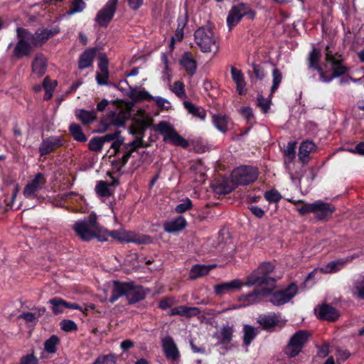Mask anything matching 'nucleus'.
I'll use <instances>...</instances> for the list:
<instances>
[{
    "mask_svg": "<svg viewBox=\"0 0 364 364\" xmlns=\"http://www.w3.org/2000/svg\"><path fill=\"white\" fill-rule=\"evenodd\" d=\"M96 220L97 216L92 213L87 218L76 221L73 229L82 240L88 241L94 237H97L100 240H106L104 230L98 225Z\"/></svg>",
    "mask_w": 364,
    "mask_h": 364,
    "instance_id": "nucleus-1",
    "label": "nucleus"
},
{
    "mask_svg": "<svg viewBox=\"0 0 364 364\" xmlns=\"http://www.w3.org/2000/svg\"><path fill=\"white\" fill-rule=\"evenodd\" d=\"M258 177L256 168L242 166L235 168L230 176V181L223 182V192H231L238 185H247L254 182Z\"/></svg>",
    "mask_w": 364,
    "mask_h": 364,
    "instance_id": "nucleus-2",
    "label": "nucleus"
},
{
    "mask_svg": "<svg viewBox=\"0 0 364 364\" xmlns=\"http://www.w3.org/2000/svg\"><path fill=\"white\" fill-rule=\"evenodd\" d=\"M195 42L203 53H217L219 42L217 36L209 28L200 27L196 31Z\"/></svg>",
    "mask_w": 364,
    "mask_h": 364,
    "instance_id": "nucleus-3",
    "label": "nucleus"
},
{
    "mask_svg": "<svg viewBox=\"0 0 364 364\" xmlns=\"http://www.w3.org/2000/svg\"><path fill=\"white\" fill-rule=\"evenodd\" d=\"M274 266L270 262H264L247 277L245 285H258L262 287L267 284L271 290L274 287V279L268 275L273 271Z\"/></svg>",
    "mask_w": 364,
    "mask_h": 364,
    "instance_id": "nucleus-4",
    "label": "nucleus"
},
{
    "mask_svg": "<svg viewBox=\"0 0 364 364\" xmlns=\"http://www.w3.org/2000/svg\"><path fill=\"white\" fill-rule=\"evenodd\" d=\"M326 61L331 65L333 73L326 75L323 68H318L319 80L323 82H329L333 78L345 74L348 71V68L341 64L340 56L334 55L328 46L326 48Z\"/></svg>",
    "mask_w": 364,
    "mask_h": 364,
    "instance_id": "nucleus-5",
    "label": "nucleus"
},
{
    "mask_svg": "<svg viewBox=\"0 0 364 364\" xmlns=\"http://www.w3.org/2000/svg\"><path fill=\"white\" fill-rule=\"evenodd\" d=\"M310 333L304 330L296 331L291 336L285 348V353L289 357H295L301 351L308 342Z\"/></svg>",
    "mask_w": 364,
    "mask_h": 364,
    "instance_id": "nucleus-6",
    "label": "nucleus"
},
{
    "mask_svg": "<svg viewBox=\"0 0 364 364\" xmlns=\"http://www.w3.org/2000/svg\"><path fill=\"white\" fill-rule=\"evenodd\" d=\"M105 232L119 242H134L138 245L149 244L151 242V237L147 235H137L133 232L126 231L123 229L111 232L104 230V234Z\"/></svg>",
    "mask_w": 364,
    "mask_h": 364,
    "instance_id": "nucleus-7",
    "label": "nucleus"
},
{
    "mask_svg": "<svg viewBox=\"0 0 364 364\" xmlns=\"http://www.w3.org/2000/svg\"><path fill=\"white\" fill-rule=\"evenodd\" d=\"M157 130L164 136L165 141H169L175 146L186 148L188 146V141L179 135L173 127L168 123L162 122L158 124Z\"/></svg>",
    "mask_w": 364,
    "mask_h": 364,
    "instance_id": "nucleus-8",
    "label": "nucleus"
},
{
    "mask_svg": "<svg viewBox=\"0 0 364 364\" xmlns=\"http://www.w3.org/2000/svg\"><path fill=\"white\" fill-rule=\"evenodd\" d=\"M19 40L14 48V54L16 58L28 55L31 52L32 33L23 28H17Z\"/></svg>",
    "mask_w": 364,
    "mask_h": 364,
    "instance_id": "nucleus-9",
    "label": "nucleus"
},
{
    "mask_svg": "<svg viewBox=\"0 0 364 364\" xmlns=\"http://www.w3.org/2000/svg\"><path fill=\"white\" fill-rule=\"evenodd\" d=\"M46 183L45 176L41 173H38L25 186L23 196L28 199L37 198L38 193L44 187Z\"/></svg>",
    "mask_w": 364,
    "mask_h": 364,
    "instance_id": "nucleus-10",
    "label": "nucleus"
},
{
    "mask_svg": "<svg viewBox=\"0 0 364 364\" xmlns=\"http://www.w3.org/2000/svg\"><path fill=\"white\" fill-rule=\"evenodd\" d=\"M298 292V287L291 284L283 290L274 292L270 297V302L275 306H281L289 302Z\"/></svg>",
    "mask_w": 364,
    "mask_h": 364,
    "instance_id": "nucleus-11",
    "label": "nucleus"
},
{
    "mask_svg": "<svg viewBox=\"0 0 364 364\" xmlns=\"http://www.w3.org/2000/svg\"><path fill=\"white\" fill-rule=\"evenodd\" d=\"M118 0H109L105 6L100 9L96 17L95 21L100 26H107L112 19L116 11Z\"/></svg>",
    "mask_w": 364,
    "mask_h": 364,
    "instance_id": "nucleus-12",
    "label": "nucleus"
},
{
    "mask_svg": "<svg viewBox=\"0 0 364 364\" xmlns=\"http://www.w3.org/2000/svg\"><path fill=\"white\" fill-rule=\"evenodd\" d=\"M247 14L248 9L245 4H240L233 6L229 11L228 16L227 17V24L229 28L232 29L234 26H235L240 22L242 18ZM249 14L251 18L254 17V12L250 11Z\"/></svg>",
    "mask_w": 364,
    "mask_h": 364,
    "instance_id": "nucleus-13",
    "label": "nucleus"
},
{
    "mask_svg": "<svg viewBox=\"0 0 364 364\" xmlns=\"http://www.w3.org/2000/svg\"><path fill=\"white\" fill-rule=\"evenodd\" d=\"M135 120L140 125V127L131 128L130 133L132 134L136 135V139H142L144 136V131L146 128L149 127L151 124L152 119L151 116L144 109H140L136 114Z\"/></svg>",
    "mask_w": 364,
    "mask_h": 364,
    "instance_id": "nucleus-14",
    "label": "nucleus"
},
{
    "mask_svg": "<svg viewBox=\"0 0 364 364\" xmlns=\"http://www.w3.org/2000/svg\"><path fill=\"white\" fill-rule=\"evenodd\" d=\"M335 208L328 203H325L321 200L312 203V213H314L316 218L323 220L330 217Z\"/></svg>",
    "mask_w": 364,
    "mask_h": 364,
    "instance_id": "nucleus-15",
    "label": "nucleus"
},
{
    "mask_svg": "<svg viewBox=\"0 0 364 364\" xmlns=\"http://www.w3.org/2000/svg\"><path fill=\"white\" fill-rule=\"evenodd\" d=\"M270 291V288L261 287L259 289H255L252 293L241 296L239 299V301L242 302L243 306L252 305L259 302L262 296H264L269 294Z\"/></svg>",
    "mask_w": 364,
    "mask_h": 364,
    "instance_id": "nucleus-16",
    "label": "nucleus"
},
{
    "mask_svg": "<svg viewBox=\"0 0 364 364\" xmlns=\"http://www.w3.org/2000/svg\"><path fill=\"white\" fill-rule=\"evenodd\" d=\"M317 317L322 320L333 321L338 318L340 314L337 309L328 304H322L314 309Z\"/></svg>",
    "mask_w": 364,
    "mask_h": 364,
    "instance_id": "nucleus-17",
    "label": "nucleus"
},
{
    "mask_svg": "<svg viewBox=\"0 0 364 364\" xmlns=\"http://www.w3.org/2000/svg\"><path fill=\"white\" fill-rule=\"evenodd\" d=\"M353 258L354 257H352L330 262L325 267L314 269V271L309 274V277H311L313 274L318 272L326 274L335 273L341 269L346 263L351 262Z\"/></svg>",
    "mask_w": 364,
    "mask_h": 364,
    "instance_id": "nucleus-18",
    "label": "nucleus"
},
{
    "mask_svg": "<svg viewBox=\"0 0 364 364\" xmlns=\"http://www.w3.org/2000/svg\"><path fill=\"white\" fill-rule=\"evenodd\" d=\"M162 347L168 360L175 361L178 359L180 356L179 351L172 338H164L162 341Z\"/></svg>",
    "mask_w": 364,
    "mask_h": 364,
    "instance_id": "nucleus-19",
    "label": "nucleus"
},
{
    "mask_svg": "<svg viewBox=\"0 0 364 364\" xmlns=\"http://www.w3.org/2000/svg\"><path fill=\"white\" fill-rule=\"evenodd\" d=\"M62 145L59 137L51 136L44 139L39 146V152L41 156L47 155Z\"/></svg>",
    "mask_w": 364,
    "mask_h": 364,
    "instance_id": "nucleus-20",
    "label": "nucleus"
},
{
    "mask_svg": "<svg viewBox=\"0 0 364 364\" xmlns=\"http://www.w3.org/2000/svg\"><path fill=\"white\" fill-rule=\"evenodd\" d=\"M242 286V283L239 279H234L228 282L222 283L215 287L216 294L222 296L225 294L233 292Z\"/></svg>",
    "mask_w": 364,
    "mask_h": 364,
    "instance_id": "nucleus-21",
    "label": "nucleus"
},
{
    "mask_svg": "<svg viewBox=\"0 0 364 364\" xmlns=\"http://www.w3.org/2000/svg\"><path fill=\"white\" fill-rule=\"evenodd\" d=\"M127 291H132L130 289V284L114 282L112 287V296L109 299L111 303L116 301L119 297L123 295L127 296Z\"/></svg>",
    "mask_w": 364,
    "mask_h": 364,
    "instance_id": "nucleus-22",
    "label": "nucleus"
},
{
    "mask_svg": "<svg viewBox=\"0 0 364 364\" xmlns=\"http://www.w3.org/2000/svg\"><path fill=\"white\" fill-rule=\"evenodd\" d=\"M200 314V311L197 307H188L186 306H178L171 309L168 312V316H182L186 318L196 316Z\"/></svg>",
    "mask_w": 364,
    "mask_h": 364,
    "instance_id": "nucleus-23",
    "label": "nucleus"
},
{
    "mask_svg": "<svg viewBox=\"0 0 364 364\" xmlns=\"http://www.w3.org/2000/svg\"><path fill=\"white\" fill-rule=\"evenodd\" d=\"M212 122L215 127L222 133L227 132L231 124L229 117L223 114H213Z\"/></svg>",
    "mask_w": 364,
    "mask_h": 364,
    "instance_id": "nucleus-24",
    "label": "nucleus"
},
{
    "mask_svg": "<svg viewBox=\"0 0 364 364\" xmlns=\"http://www.w3.org/2000/svg\"><path fill=\"white\" fill-rule=\"evenodd\" d=\"M58 29L48 30L41 28L36 31L35 35L32 34L31 43L33 46L42 43L50 37L58 33Z\"/></svg>",
    "mask_w": 364,
    "mask_h": 364,
    "instance_id": "nucleus-25",
    "label": "nucleus"
},
{
    "mask_svg": "<svg viewBox=\"0 0 364 364\" xmlns=\"http://www.w3.org/2000/svg\"><path fill=\"white\" fill-rule=\"evenodd\" d=\"M46 58L41 54H37L32 63L33 73L36 75L38 77H41L46 73Z\"/></svg>",
    "mask_w": 364,
    "mask_h": 364,
    "instance_id": "nucleus-26",
    "label": "nucleus"
},
{
    "mask_svg": "<svg viewBox=\"0 0 364 364\" xmlns=\"http://www.w3.org/2000/svg\"><path fill=\"white\" fill-rule=\"evenodd\" d=\"M180 64L189 75H193L196 71V62L190 53H185L181 60Z\"/></svg>",
    "mask_w": 364,
    "mask_h": 364,
    "instance_id": "nucleus-27",
    "label": "nucleus"
},
{
    "mask_svg": "<svg viewBox=\"0 0 364 364\" xmlns=\"http://www.w3.org/2000/svg\"><path fill=\"white\" fill-rule=\"evenodd\" d=\"M258 322L264 329H269L275 326H282L284 324V322L280 324V321L275 314L260 316L258 318Z\"/></svg>",
    "mask_w": 364,
    "mask_h": 364,
    "instance_id": "nucleus-28",
    "label": "nucleus"
},
{
    "mask_svg": "<svg viewBox=\"0 0 364 364\" xmlns=\"http://www.w3.org/2000/svg\"><path fill=\"white\" fill-rule=\"evenodd\" d=\"M316 150V145L311 141H306L301 144L299 146V157L303 163L309 160L310 153Z\"/></svg>",
    "mask_w": 364,
    "mask_h": 364,
    "instance_id": "nucleus-29",
    "label": "nucleus"
},
{
    "mask_svg": "<svg viewBox=\"0 0 364 364\" xmlns=\"http://www.w3.org/2000/svg\"><path fill=\"white\" fill-rule=\"evenodd\" d=\"M62 198L65 200L70 202L73 205H79L80 208H76V211L84 212L85 208L83 205L85 203V200L83 197L75 192H70L63 196Z\"/></svg>",
    "mask_w": 364,
    "mask_h": 364,
    "instance_id": "nucleus-30",
    "label": "nucleus"
},
{
    "mask_svg": "<svg viewBox=\"0 0 364 364\" xmlns=\"http://www.w3.org/2000/svg\"><path fill=\"white\" fill-rule=\"evenodd\" d=\"M231 75L233 81L236 84L237 90L240 95H243L246 92L245 82L242 72L235 68H231Z\"/></svg>",
    "mask_w": 364,
    "mask_h": 364,
    "instance_id": "nucleus-31",
    "label": "nucleus"
},
{
    "mask_svg": "<svg viewBox=\"0 0 364 364\" xmlns=\"http://www.w3.org/2000/svg\"><path fill=\"white\" fill-rule=\"evenodd\" d=\"M186 226V221L183 217H178L175 220L164 224V229L168 232H175L182 230Z\"/></svg>",
    "mask_w": 364,
    "mask_h": 364,
    "instance_id": "nucleus-32",
    "label": "nucleus"
},
{
    "mask_svg": "<svg viewBox=\"0 0 364 364\" xmlns=\"http://www.w3.org/2000/svg\"><path fill=\"white\" fill-rule=\"evenodd\" d=\"M144 144V141L141 139H136L134 141H133L132 143L127 144V149H128L127 151L123 155V156L121 159V166H123L126 164L128 159H129L132 152L135 151L139 147H144L146 146Z\"/></svg>",
    "mask_w": 364,
    "mask_h": 364,
    "instance_id": "nucleus-33",
    "label": "nucleus"
},
{
    "mask_svg": "<svg viewBox=\"0 0 364 364\" xmlns=\"http://www.w3.org/2000/svg\"><path fill=\"white\" fill-rule=\"evenodd\" d=\"M215 265H194L190 272V278L192 279L206 275L209 273L210 270L214 268Z\"/></svg>",
    "mask_w": 364,
    "mask_h": 364,
    "instance_id": "nucleus-34",
    "label": "nucleus"
},
{
    "mask_svg": "<svg viewBox=\"0 0 364 364\" xmlns=\"http://www.w3.org/2000/svg\"><path fill=\"white\" fill-rule=\"evenodd\" d=\"M95 55V49H89L85 50L82 55H81L79 60V68L84 69L90 67L92 63L93 58Z\"/></svg>",
    "mask_w": 364,
    "mask_h": 364,
    "instance_id": "nucleus-35",
    "label": "nucleus"
},
{
    "mask_svg": "<svg viewBox=\"0 0 364 364\" xmlns=\"http://www.w3.org/2000/svg\"><path fill=\"white\" fill-rule=\"evenodd\" d=\"M75 116L83 124H88L95 119L96 113L94 111L77 109L75 111Z\"/></svg>",
    "mask_w": 364,
    "mask_h": 364,
    "instance_id": "nucleus-36",
    "label": "nucleus"
},
{
    "mask_svg": "<svg viewBox=\"0 0 364 364\" xmlns=\"http://www.w3.org/2000/svg\"><path fill=\"white\" fill-rule=\"evenodd\" d=\"M108 119L110 124H112L117 127H119L124 126L126 120L128 119V116L125 112H120L119 114L112 112L109 114Z\"/></svg>",
    "mask_w": 364,
    "mask_h": 364,
    "instance_id": "nucleus-37",
    "label": "nucleus"
},
{
    "mask_svg": "<svg viewBox=\"0 0 364 364\" xmlns=\"http://www.w3.org/2000/svg\"><path fill=\"white\" fill-rule=\"evenodd\" d=\"M233 330L232 328L229 326H223L218 333V338L219 342L223 344H226L230 342L232 340Z\"/></svg>",
    "mask_w": 364,
    "mask_h": 364,
    "instance_id": "nucleus-38",
    "label": "nucleus"
},
{
    "mask_svg": "<svg viewBox=\"0 0 364 364\" xmlns=\"http://www.w3.org/2000/svg\"><path fill=\"white\" fill-rule=\"evenodd\" d=\"M130 97L134 100H151L153 97L145 90L141 88H132L130 90Z\"/></svg>",
    "mask_w": 364,
    "mask_h": 364,
    "instance_id": "nucleus-39",
    "label": "nucleus"
},
{
    "mask_svg": "<svg viewBox=\"0 0 364 364\" xmlns=\"http://www.w3.org/2000/svg\"><path fill=\"white\" fill-rule=\"evenodd\" d=\"M49 304L52 306L53 314H60L65 310L66 301L59 297H55L49 300Z\"/></svg>",
    "mask_w": 364,
    "mask_h": 364,
    "instance_id": "nucleus-40",
    "label": "nucleus"
},
{
    "mask_svg": "<svg viewBox=\"0 0 364 364\" xmlns=\"http://www.w3.org/2000/svg\"><path fill=\"white\" fill-rule=\"evenodd\" d=\"M130 289L133 291H127V297L130 302H136L144 298V293L139 287L130 284Z\"/></svg>",
    "mask_w": 364,
    "mask_h": 364,
    "instance_id": "nucleus-41",
    "label": "nucleus"
},
{
    "mask_svg": "<svg viewBox=\"0 0 364 364\" xmlns=\"http://www.w3.org/2000/svg\"><path fill=\"white\" fill-rule=\"evenodd\" d=\"M70 132L75 140L81 142L87 140V138L82 132L80 125L77 124H71L70 125Z\"/></svg>",
    "mask_w": 364,
    "mask_h": 364,
    "instance_id": "nucleus-42",
    "label": "nucleus"
},
{
    "mask_svg": "<svg viewBox=\"0 0 364 364\" xmlns=\"http://www.w3.org/2000/svg\"><path fill=\"white\" fill-rule=\"evenodd\" d=\"M244 343L246 346H249L251 341L257 335V331L251 326L245 325L244 326Z\"/></svg>",
    "mask_w": 364,
    "mask_h": 364,
    "instance_id": "nucleus-43",
    "label": "nucleus"
},
{
    "mask_svg": "<svg viewBox=\"0 0 364 364\" xmlns=\"http://www.w3.org/2000/svg\"><path fill=\"white\" fill-rule=\"evenodd\" d=\"M59 343L58 338L53 335L44 343L45 350L49 353H53L56 351V346Z\"/></svg>",
    "mask_w": 364,
    "mask_h": 364,
    "instance_id": "nucleus-44",
    "label": "nucleus"
},
{
    "mask_svg": "<svg viewBox=\"0 0 364 364\" xmlns=\"http://www.w3.org/2000/svg\"><path fill=\"white\" fill-rule=\"evenodd\" d=\"M85 8V4L82 0H72L70 9L67 12L70 16L81 12Z\"/></svg>",
    "mask_w": 364,
    "mask_h": 364,
    "instance_id": "nucleus-45",
    "label": "nucleus"
},
{
    "mask_svg": "<svg viewBox=\"0 0 364 364\" xmlns=\"http://www.w3.org/2000/svg\"><path fill=\"white\" fill-rule=\"evenodd\" d=\"M282 80V73L277 68L272 71V86L271 87V93H274L279 87Z\"/></svg>",
    "mask_w": 364,
    "mask_h": 364,
    "instance_id": "nucleus-46",
    "label": "nucleus"
},
{
    "mask_svg": "<svg viewBox=\"0 0 364 364\" xmlns=\"http://www.w3.org/2000/svg\"><path fill=\"white\" fill-rule=\"evenodd\" d=\"M320 59V52L317 49H314L309 55V66L318 71V68H321L318 65Z\"/></svg>",
    "mask_w": 364,
    "mask_h": 364,
    "instance_id": "nucleus-47",
    "label": "nucleus"
},
{
    "mask_svg": "<svg viewBox=\"0 0 364 364\" xmlns=\"http://www.w3.org/2000/svg\"><path fill=\"white\" fill-rule=\"evenodd\" d=\"M46 312L45 308H42L38 310L37 313H24L22 314L20 317L26 320L27 322H33L40 316H41Z\"/></svg>",
    "mask_w": 364,
    "mask_h": 364,
    "instance_id": "nucleus-48",
    "label": "nucleus"
},
{
    "mask_svg": "<svg viewBox=\"0 0 364 364\" xmlns=\"http://www.w3.org/2000/svg\"><path fill=\"white\" fill-rule=\"evenodd\" d=\"M97 193L103 197L109 196L111 194L110 189L107 183L104 181H100L96 186Z\"/></svg>",
    "mask_w": 364,
    "mask_h": 364,
    "instance_id": "nucleus-49",
    "label": "nucleus"
},
{
    "mask_svg": "<svg viewBox=\"0 0 364 364\" xmlns=\"http://www.w3.org/2000/svg\"><path fill=\"white\" fill-rule=\"evenodd\" d=\"M296 143L295 141H290L287 144L284 150V155L290 160L292 161L295 157V149Z\"/></svg>",
    "mask_w": 364,
    "mask_h": 364,
    "instance_id": "nucleus-50",
    "label": "nucleus"
},
{
    "mask_svg": "<svg viewBox=\"0 0 364 364\" xmlns=\"http://www.w3.org/2000/svg\"><path fill=\"white\" fill-rule=\"evenodd\" d=\"M116 358L113 355H102L98 357L93 364H115Z\"/></svg>",
    "mask_w": 364,
    "mask_h": 364,
    "instance_id": "nucleus-51",
    "label": "nucleus"
},
{
    "mask_svg": "<svg viewBox=\"0 0 364 364\" xmlns=\"http://www.w3.org/2000/svg\"><path fill=\"white\" fill-rule=\"evenodd\" d=\"M177 303V301L173 297H166L159 301V306L163 310H166Z\"/></svg>",
    "mask_w": 364,
    "mask_h": 364,
    "instance_id": "nucleus-52",
    "label": "nucleus"
},
{
    "mask_svg": "<svg viewBox=\"0 0 364 364\" xmlns=\"http://www.w3.org/2000/svg\"><path fill=\"white\" fill-rule=\"evenodd\" d=\"M102 146L103 143L100 137H95L89 142V149L93 151H100Z\"/></svg>",
    "mask_w": 364,
    "mask_h": 364,
    "instance_id": "nucleus-53",
    "label": "nucleus"
},
{
    "mask_svg": "<svg viewBox=\"0 0 364 364\" xmlns=\"http://www.w3.org/2000/svg\"><path fill=\"white\" fill-rule=\"evenodd\" d=\"M265 198L269 202L277 203L281 199L280 193L275 190H271L265 193Z\"/></svg>",
    "mask_w": 364,
    "mask_h": 364,
    "instance_id": "nucleus-54",
    "label": "nucleus"
},
{
    "mask_svg": "<svg viewBox=\"0 0 364 364\" xmlns=\"http://www.w3.org/2000/svg\"><path fill=\"white\" fill-rule=\"evenodd\" d=\"M192 207V203L191 200L188 198H186L185 200H183L181 203L178 204L176 207V211L178 213H182L188 210L191 209Z\"/></svg>",
    "mask_w": 364,
    "mask_h": 364,
    "instance_id": "nucleus-55",
    "label": "nucleus"
},
{
    "mask_svg": "<svg viewBox=\"0 0 364 364\" xmlns=\"http://www.w3.org/2000/svg\"><path fill=\"white\" fill-rule=\"evenodd\" d=\"M48 82H49V80L48 78H45L44 80H43V87H44V89L46 90V94H45V96H44V99L45 100H49V99L51 98V97L53 96V90L54 87L57 85L56 81H54L53 82V85L52 87L50 90L48 88Z\"/></svg>",
    "mask_w": 364,
    "mask_h": 364,
    "instance_id": "nucleus-56",
    "label": "nucleus"
},
{
    "mask_svg": "<svg viewBox=\"0 0 364 364\" xmlns=\"http://www.w3.org/2000/svg\"><path fill=\"white\" fill-rule=\"evenodd\" d=\"M257 105L262 109L264 113H267L269 109L270 100L259 96L257 98Z\"/></svg>",
    "mask_w": 364,
    "mask_h": 364,
    "instance_id": "nucleus-57",
    "label": "nucleus"
},
{
    "mask_svg": "<svg viewBox=\"0 0 364 364\" xmlns=\"http://www.w3.org/2000/svg\"><path fill=\"white\" fill-rule=\"evenodd\" d=\"M172 90L179 97H183L185 95L184 86L180 81L173 83Z\"/></svg>",
    "mask_w": 364,
    "mask_h": 364,
    "instance_id": "nucleus-58",
    "label": "nucleus"
},
{
    "mask_svg": "<svg viewBox=\"0 0 364 364\" xmlns=\"http://www.w3.org/2000/svg\"><path fill=\"white\" fill-rule=\"evenodd\" d=\"M61 328L65 331H71L77 329V325L70 320H63L60 323Z\"/></svg>",
    "mask_w": 364,
    "mask_h": 364,
    "instance_id": "nucleus-59",
    "label": "nucleus"
},
{
    "mask_svg": "<svg viewBox=\"0 0 364 364\" xmlns=\"http://www.w3.org/2000/svg\"><path fill=\"white\" fill-rule=\"evenodd\" d=\"M354 294L358 297L364 299V279L356 284Z\"/></svg>",
    "mask_w": 364,
    "mask_h": 364,
    "instance_id": "nucleus-60",
    "label": "nucleus"
},
{
    "mask_svg": "<svg viewBox=\"0 0 364 364\" xmlns=\"http://www.w3.org/2000/svg\"><path fill=\"white\" fill-rule=\"evenodd\" d=\"M151 100H154L156 105L164 109H168L170 107L169 102L161 97H153Z\"/></svg>",
    "mask_w": 364,
    "mask_h": 364,
    "instance_id": "nucleus-61",
    "label": "nucleus"
},
{
    "mask_svg": "<svg viewBox=\"0 0 364 364\" xmlns=\"http://www.w3.org/2000/svg\"><path fill=\"white\" fill-rule=\"evenodd\" d=\"M296 209L297 211L301 215L312 213V203H304L301 205H298Z\"/></svg>",
    "mask_w": 364,
    "mask_h": 364,
    "instance_id": "nucleus-62",
    "label": "nucleus"
},
{
    "mask_svg": "<svg viewBox=\"0 0 364 364\" xmlns=\"http://www.w3.org/2000/svg\"><path fill=\"white\" fill-rule=\"evenodd\" d=\"M120 131H115L112 134H107L103 136H100L103 144L105 142H109L112 141H114L115 139H117L120 135Z\"/></svg>",
    "mask_w": 364,
    "mask_h": 364,
    "instance_id": "nucleus-63",
    "label": "nucleus"
},
{
    "mask_svg": "<svg viewBox=\"0 0 364 364\" xmlns=\"http://www.w3.org/2000/svg\"><path fill=\"white\" fill-rule=\"evenodd\" d=\"M99 68L101 73H103L105 75H106L107 71H108L107 59L103 55L100 57Z\"/></svg>",
    "mask_w": 364,
    "mask_h": 364,
    "instance_id": "nucleus-64",
    "label": "nucleus"
}]
</instances>
